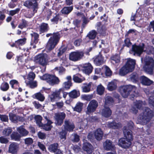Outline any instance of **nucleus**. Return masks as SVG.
I'll list each match as a JSON object with an SVG mask.
<instances>
[{
  "label": "nucleus",
  "instance_id": "33",
  "mask_svg": "<svg viewBox=\"0 0 154 154\" xmlns=\"http://www.w3.org/2000/svg\"><path fill=\"white\" fill-rule=\"evenodd\" d=\"M73 7L72 6L65 7H64L61 10L62 14H68L73 10Z\"/></svg>",
  "mask_w": 154,
  "mask_h": 154
},
{
  "label": "nucleus",
  "instance_id": "24",
  "mask_svg": "<svg viewBox=\"0 0 154 154\" xmlns=\"http://www.w3.org/2000/svg\"><path fill=\"white\" fill-rule=\"evenodd\" d=\"M17 130L20 133L21 137L26 136L29 133V132L24 128L23 126H21L17 128Z\"/></svg>",
  "mask_w": 154,
  "mask_h": 154
},
{
  "label": "nucleus",
  "instance_id": "56",
  "mask_svg": "<svg viewBox=\"0 0 154 154\" xmlns=\"http://www.w3.org/2000/svg\"><path fill=\"white\" fill-rule=\"evenodd\" d=\"M25 144L27 146L31 145L33 143V140L31 138H27L24 139Z\"/></svg>",
  "mask_w": 154,
  "mask_h": 154
},
{
  "label": "nucleus",
  "instance_id": "30",
  "mask_svg": "<svg viewBox=\"0 0 154 154\" xmlns=\"http://www.w3.org/2000/svg\"><path fill=\"white\" fill-rule=\"evenodd\" d=\"M141 83L143 85H149L151 84L153 82L148 78L145 76H142L140 77Z\"/></svg>",
  "mask_w": 154,
  "mask_h": 154
},
{
  "label": "nucleus",
  "instance_id": "39",
  "mask_svg": "<svg viewBox=\"0 0 154 154\" xmlns=\"http://www.w3.org/2000/svg\"><path fill=\"white\" fill-rule=\"evenodd\" d=\"M58 144L57 143H54L49 146L48 149L50 152H54L58 148Z\"/></svg>",
  "mask_w": 154,
  "mask_h": 154
},
{
  "label": "nucleus",
  "instance_id": "8",
  "mask_svg": "<svg viewBox=\"0 0 154 154\" xmlns=\"http://www.w3.org/2000/svg\"><path fill=\"white\" fill-rule=\"evenodd\" d=\"M144 45L143 44H140L139 45H132V50L130 51L131 54L133 53L134 55H137L140 56L144 51Z\"/></svg>",
  "mask_w": 154,
  "mask_h": 154
},
{
  "label": "nucleus",
  "instance_id": "63",
  "mask_svg": "<svg viewBox=\"0 0 154 154\" xmlns=\"http://www.w3.org/2000/svg\"><path fill=\"white\" fill-rule=\"evenodd\" d=\"M56 105L58 109H60L63 107L64 103L63 101H61L56 102Z\"/></svg>",
  "mask_w": 154,
  "mask_h": 154
},
{
  "label": "nucleus",
  "instance_id": "3",
  "mask_svg": "<svg viewBox=\"0 0 154 154\" xmlns=\"http://www.w3.org/2000/svg\"><path fill=\"white\" fill-rule=\"evenodd\" d=\"M145 64L143 67V70L148 74L152 73L154 67V60L152 58L146 56L144 59Z\"/></svg>",
  "mask_w": 154,
  "mask_h": 154
},
{
  "label": "nucleus",
  "instance_id": "59",
  "mask_svg": "<svg viewBox=\"0 0 154 154\" xmlns=\"http://www.w3.org/2000/svg\"><path fill=\"white\" fill-rule=\"evenodd\" d=\"M138 15L139 16H140V15H137L135 14H132L131 16V21H138L139 20H140L141 18L140 19L138 18L137 17H138Z\"/></svg>",
  "mask_w": 154,
  "mask_h": 154
},
{
  "label": "nucleus",
  "instance_id": "40",
  "mask_svg": "<svg viewBox=\"0 0 154 154\" xmlns=\"http://www.w3.org/2000/svg\"><path fill=\"white\" fill-rule=\"evenodd\" d=\"M62 88L63 89L67 90L69 89L72 86L71 82L66 81L64 82L62 84Z\"/></svg>",
  "mask_w": 154,
  "mask_h": 154
},
{
  "label": "nucleus",
  "instance_id": "57",
  "mask_svg": "<svg viewBox=\"0 0 154 154\" xmlns=\"http://www.w3.org/2000/svg\"><path fill=\"white\" fill-rule=\"evenodd\" d=\"M83 20H82V27L83 28H84L86 24L88 23L89 21V19L88 18H86L85 17H82Z\"/></svg>",
  "mask_w": 154,
  "mask_h": 154
},
{
  "label": "nucleus",
  "instance_id": "37",
  "mask_svg": "<svg viewBox=\"0 0 154 154\" xmlns=\"http://www.w3.org/2000/svg\"><path fill=\"white\" fill-rule=\"evenodd\" d=\"M48 29V27L47 24L42 23L40 27V31L41 33L47 32Z\"/></svg>",
  "mask_w": 154,
  "mask_h": 154
},
{
  "label": "nucleus",
  "instance_id": "46",
  "mask_svg": "<svg viewBox=\"0 0 154 154\" xmlns=\"http://www.w3.org/2000/svg\"><path fill=\"white\" fill-rule=\"evenodd\" d=\"M103 69L105 71V74L106 76H109L112 75V72L108 66H103Z\"/></svg>",
  "mask_w": 154,
  "mask_h": 154
},
{
  "label": "nucleus",
  "instance_id": "14",
  "mask_svg": "<svg viewBox=\"0 0 154 154\" xmlns=\"http://www.w3.org/2000/svg\"><path fill=\"white\" fill-rule=\"evenodd\" d=\"M144 105V104L141 101H136L134 103V106L132 107L131 111L134 113L136 114L138 112L137 109H140Z\"/></svg>",
  "mask_w": 154,
  "mask_h": 154
},
{
  "label": "nucleus",
  "instance_id": "35",
  "mask_svg": "<svg viewBox=\"0 0 154 154\" xmlns=\"http://www.w3.org/2000/svg\"><path fill=\"white\" fill-rule=\"evenodd\" d=\"M116 88V83L114 81L109 82L107 85V88L110 91L114 90Z\"/></svg>",
  "mask_w": 154,
  "mask_h": 154
},
{
  "label": "nucleus",
  "instance_id": "26",
  "mask_svg": "<svg viewBox=\"0 0 154 154\" xmlns=\"http://www.w3.org/2000/svg\"><path fill=\"white\" fill-rule=\"evenodd\" d=\"M103 147L105 149L107 150H110L113 149L114 146L112 144L111 141L109 140H107L103 143Z\"/></svg>",
  "mask_w": 154,
  "mask_h": 154
},
{
  "label": "nucleus",
  "instance_id": "47",
  "mask_svg": "<svg viewBox=\"0 0 154 154\" xmlns=\"http://www.w3.org/2000/svg\"><path fill=\"white\" fill-rule=\"evenodd\" d=\"M12 130L11 128H5L3 131V135L5 136H9L11 133Z\"/></svg>",
  "mask_w": 154,
  "mask_h": 154
},
{
  "label": "nucleus",
  "instance_id": "48",
  "mask_svg": "<svg viewBox=\"0 0 154 154\" xmlns=\"http://www.w3.org/2000/svg\"><path fill=\"white\" fill-rule=\"evenodd\" d=\"M27 85H28L31 88H34L37 87V82L36 81H29L28 82H26Z\"/></svg>",
  "mask_w": 154,
  "mask_h": 154
},
{
  "label": "nucleus",
  "instance_id": "62",
  "mask_svg": "<svg viewBox=\"0 0 154 154\" xmlns=\"http://www.w3.org/2000/svg\"><path fill=\"white\" fill-rule=\"evenodd\" d=\"M38 137L42 139H44L46 138V135L44 133L39 132L38 134Z\"/></svg>",
  "mask_w": 154,
  "mask_h": 154
},
{
  "label": "nucleus",
  "instance_id": "32",
  "mask_svg": "<svg viewBox=\"0 0 154 154\" xmlns=\"http://www.w3.org/2000/svg\"><path fill=\"white\" fill-rule=\"evenodd\" d=\"M26 42V39L25 38L20 39L15 41L14 45L16 48H18L19 46L24 45Z\"/></svg>",
  "mask_w": 154,
  "mask_h": 154
},
{
  "label": "nucleus",
  "instance_id": "55",
  "mask_svg": "<svg viewBox=\"0 0 154 154\" xmlns=\"http://www.w3.org/2000/svg\"><path fill=\"white\" fill-rule=\"evenodd\" d=\"M27 25V22L24 20L22 19V22L19 25L18 27L21 29L26 27Z\"/></svg>",
  "mask_w": 154,
  "mask_h": 154
},
{
  "label": "nucleus",
  "instance_id": "20",
  "mask_svg": "<svg viewBox=\"0 0 154 154\" xmlns=\"http://www.w3.org/2000/svg\"><path fill=\"white\" fill-rule=\"evenodd\" d=\"M93 67L89 63H85L83 66V71L86 74H89L92 71Z\"/></svg>",
  "mask_w": 154,
  "mask_h": 154
},
{
  "label": "nucleus",
  "instance_id": "53",
  "mask_svg": "<svg viewBox=\"0 0 154 154\" xmlns=\"http://www.w3.org/2000/svg\"><path fill=\"white\" fill-rule=\"evenodd\" d=\"M59 20H61V19L59 15H56L51 20V21L53 23H57Z\"/></svg>",
  "mask_w": 154,
  "mask_h": 154
},
{
  "label": "nucleus",
  "instance_id": "29",
  "mask_svg": "<svg viewBox=\"0 0 154 154\" xmlns=\"http://www.w3.org/2000/svg\"><path fill=\"white\" fill-rule=\"evenodd\" d=\"M106 125L109 128L114 129L117 128L121 126V124L116 123L114 121L112 122L107 123Z\"/></svg>",
  "mask_w": 154,
  "mask_h": 154
},
{
  "label": "nucleus",
  "instance_id": "27",
  "mask_svg": "<svg viewBox=\"0 0 154 154\" xmlns=\"http://www.w3.org/2000/svg\"><path fill=\"white\" fill-rule=\"evenodd\" d=\"M10 119L13 122H16L17 120L22 121L23 119L22 117L16 116L15 114L12 113L9 114Z\"/></svg>",
  "mask_w": 154,
  "mask_h": 154
},
{
  "label": "nucleus",
  "instance_id": "64",
  "mask_svg": "<svg viewBox=\"0 0 154 154\" xmlns=\"http://www.w3.org/2000/svg\"><path fill=\"white\" fill-rule=\"evenodd\" d=\"M149 104L154 106V95L149 97Z\"/></svg>",
  "mask_w": 154,
  "mask_h": 154
},
{
  "label": "nucleus",
  "instance_id": "60",
  "mask_svg": "<svg viewBox=\"0 0 154 154\" xmlns=\"http://www.w3.org/2000/svg\"><path fill=\"white\" fill-rule=\"evenodd\" d=\"M20 10L19 8H17L14 10H11L10 11V14L11 16H13L15 14L18 13Z\"/></svg>",
  "mask_w": 154,
  "mask_h": 154
},
{
  "label": "nucleus",
  "instance_id": "11",
  "mask_svg": "<svg viewBox=\"0 0 154 154\" xmlns=\"http://www.w3.org/2000/svg\"><path fill=\"white\" fill-rule=\"evenodd\" d=\"M84 54L82 51L73 52L69 55V59L73 61H76L81 59L84 56Z\"/></svg>",
  "mask_w": 154,
  "mask_h": 154
},
{
  "label": "nucleus",
  "instance_id": "9",
  "mask_svg": "<svg viewBox=\"0 0 154 154\" xmlns=\"http://www.w3.org/2000/svg\"><path fill=\"white\" fill-rule=\"evenodd\" d=\"M98 106V103L95 100H93L89 103L86 111L87 114L90 115L94 112Z\"/></svg>",
  "mask_w": 154,
  "mask_h": 154
},
{
  "label": "nucleus",
  "instance_id": "12",
  "mask_svg": "<svg viewBox=\"0 0 154 154\" xmlns=\"http://www.w3.org/2000/svg\"><path fill=\"white\" fill-rule=\"evenodd\" d=\"M66 116V114L63 112L56 113L55 118L56 123L58 125H61L63 122V120Z\"/></svg>",
  "mask_w": 154,
  "mask_h": 154
},
{
  "label": "nucleus",
  "instance_id": "4",
  "mask_svg": "<svg viewBox=\"0 0 154 154\" xmlns=\"http://www.w3.org/2000/svg\"><path fill=\"white\" fill-rule=\"evenodd\" d=\"M65 130H63L59 133V137L61 139H66V130L69 131H73L75 126L73 123L71 122L69 120H65L64 125Z\"/></svg>",
  "mask_w": 154,
  "mask_h": 154
},
{
  "label": "nucleus",
  "instance_id": "22",
  "mask_svg": "<svg viewBox=\"0 0 154 154\" xmlns=\"http://www.w3.org/2000/svg\"><path fill=\"white\" fill-rule=\"evenodd\" d=\"M103 134L102 131L100 128H98L94 132V137L98 140H100L102 139Z\"/></svg>",
  "mask_w": 154,
  "mask_h": 154
},
{
  "label": "nucleus",
  "instance_id": "13",
  "mask_svg": "<svg viewBox=\"0 0 154 154\" xmlns=\"http://www.w3.org/2000/svg\"><path fill=\"white\" fill-rule=\"evenodd\" d=\"M132 141L128 140L126 139H120L119 141V144L122 147L127 148L129 147L131 145Z\"/></svg>",
  "mask_w": 154,
  "mask_h": 154
},
{
  "label": "nucleus",
  "instance_id": "19",
  "mask_svg": "<svg viewBox=\"0 0 154 154\" xmlns=\"http://www.w3.org/2000/svg\"><path fill=\"white\" fill-rule=\"evenodd\" d=\"M112 113V111L109 108L106 106H104L101 111L102 116L106 118L109 117L111 115Z\"/></svg>",
  "mask_w": 154,
  "mask_h": 154
},
{
  "label": "nucleus",
  "instance_id": "49",
  "mask_svg": "<svg viewBox=\"0 0 154 154\" xmlns=\"http://www.w3.org/2000/svg\"><path fill=\"white\" fill-rule=\"evenodd\" d=\"M104 91V87L101 85H98L97 88V91L98 94L100 95L102 94Z\"/></svg>",
  "mask_w": 154,
  "mask_h": 154
},
{
  "label": "nucleus",
  "instance_id": "15",
  "mask_svg": "<svg viewBox=\"0 0 154 154\" xmlns=\"http://www.w3.org/2000/svg\"><path fill=\"white\" fill-rule=\"evenodd\" d=\"M19 146L18 143L15 142L11 143L9 145L8 152L12 154L17 153L19 149Z\"/></svg>",
  "mask_w": 154,
  "mask_h": 154
},
{
  "label": "nucleus",
  "instance_id": "28",
  "mask_svg": "<svg viewBox=\"0 0 154 154\" xmlns=\"http://www.w3.org/2000/svg\"><path fill=\"white\" fill-rule=\"evenodd\" d=\"M94 62L97 65L99 66L103 63V59L102 56L100 54H99L97 56L95 59Z\"/></svg>",
  "mask_w": 154,
  "mask_h": 154
},
{
  "label": "nucleus",
  "instance_id": "2",
  "mask_svg": "<svg viewBox=\"0 0 154 154\" xmlns=\"http://www.w3.org/2000/svg\"><path fill=\"white\" fill-rule=\"evenodd\" d=\"M154 117V112L148 108H146L144 112L139 116L138 119L142 123H146Z\"/></svg>",
  "mask_w": 154,
  "mask_h": 154
},
{
  "label": "nucleus",
  "instance_id": "1",
  "mask_svg": "<svg viewBox=\"0 0 154 154\" xmlns=\"http://www.w3.org/2000/svg\"><path fill=\"white\" fill-rule=\"evenodd\" d=\"M51 36L46 45V48L48 51H51L54 48L58 43L60 39V34L58 32L47 34L46 36Z\"/></svg>",
  "mask_w": 154,
  "mask_h": 154
},
{
  "label": "nucleus",
  "instance_id": "23",
  "mask_svg": "<svg viewBox=\"0 0 154 154\" xmlns=\"http://www.w3.org/2000/svg\"><path fill=\"white\" fill-rule=\"evenodd\" d=\"M135 64L136 61L135 60L129 58L127 59L125 65L129 68L132 67L131 70L133 71L134 69Z\"/></svg>",
  "mask_w": 154,
  "mask_h": 154
},
{
  "label": "nucleus",
  "instance_id": "25",
  "mask_svg": "<svg viewBox=\"0 0 154 154\" xmlns=\"http://www.w3.org/2000/svg\"><path fill=\"white\" fill-rule=\"evenodd\" d=\"M32 36V43L31 44L33 45V48H35L36 46L34 45V44H36L38 42V34L35 32H32L30 34Z\"/></svg>",
  "mask_w": 154,
  "mask_h": 154
},
{
  "label": "nucleus",
  "instance_id": "5",
  "mask_svg": "<svg viewBox=\"0 0 154 154\" xmlns=\"http://www.w3.org/2000/svg\"><path fill=\"white\" fill-rule=\"evenodd\" d=\"M40 78L46 81L49 85H55L58 84L60 82L58 78L55 75L46 74L41 76Z\"/></svg>",
  "mask_w": 154,
  "mask_h": 154
},
{
  "label": "nucleus",
  "instance_id": "38",
  "mask_svg": "<svg viewBox=\"0 0 154 154\" xmlns=\"http://www.w3.org/2000/svg\"><path fill=\"white\" fill-rule=\"evenodd\" d=\"M21 136L17 132H14L11 135V138L15 141L19 140Z\"/></svg>",
  "mask_w": 154,
  "mask_h": 154
},
{
  "label": "nucleus",
  "instance_id": "44",
  "mask_svg": "<svg viewBox=\"0 0 154 154\" xmlns=\"http://www.w3.org/2000/svg\"><path fill=\"white\" fill-rule=\"evenodd\" d=\"M97 34V32L95 30H92L90 31L87 36L90 39H94L96 37Z\"/></svg>",
  "mask_w": 154,
  "mask_h": 154
},
{
  "label": "nucleus",
  "instance_id": "16",
  "mask_svg": "<svg viewBox=\"0 0 154 154\" xmlns=\"http://www.w3.org/2000/svg\"><path fill=\"white\" fill-rule=\"evenodd\" d=\"M124 139L132 141L133 140V136L132 132L130 130H127L126 128L124 127L123 130Z\"/></svg>",
  "mask_w": 154,
  "mask_h": 154
},
{
  "label": "nucleus",
  "instance_id": "43",
  "mask_svg": "<svg viewBox=\"0 0 154 154\" xmlns=\"http://www.w3.org/2000/svg\"><path fill=\"white\" fill-rule=\"evenodd\" d=\"M120 58L118 54L116 55L111 57V62L113 64L119 63L120 62Z\"/></svg>",
  "mask_w": 154,
  "mask_h": 154
},
{
  "label": "nucleus",
  "instance_id": "18",
  "mask_svg": "<svg viewBox=\"0 0 154 154\" xmlns=\"http://www.w3.org/2000/svg\"><path fill=\"white\" fill-rule=\"evenodd\" d=\"M83 149L88 154H91L93 151L92 146L90 143L87 142L84 143Z\"/></svg>",
  "mask_w": 154,
  "mask_h": 154
},
{
  "label": "nucleus",
  "instance_id": "17",
  "mask_svg": "<svg viewBox=\"0 0 154 154\" xmlns=\"http://www.w3.org/2000/svg\"><path fill=\"white\" fill-rule=\"evenodd\" d=\"M131 68H132V67L129 68L125 65L120 69L119 74L121 76H124L129 72L133 71Z\"/></svg>",
  "mask_w": 154,
  "mask_h": 154
},
{
  "label": "nucleus",
  "instance_id": "42",
  "mask_svg": "<svg viewBox=\"0 0 154 154\" xmlns=\"http://www.w3.org/2000/svg\"><path fill=\"white\" fill-rule=\"evenodd\" d=\"M83 104L81 103H78L75 107L73 108L74 111L78 112H80L82 108Z\"/></svg>",
  "mask_w": 154,
  "mask_h": 154
},
{
  "label": "nucleus",
  "instance_id": "6",
  "mask_svg": "<svg viewBox=\"0 0 154 154\" xmlns=\"http://www.w3.org/2000/svg\"><path fill=\"white\" fill-rule=\"evenodd\" d=\"M48 60L47 55L45 54H42L35 56L34 61L36 63L45 66L47 64Z\"/></svg>",
  "mask_w": 154,
  "mask_h": 154
},
{
  "label": "nucleus",
  "instance_id": "31",
  "mask_svg": "<svg viewBox=\"0 0 154 154\" xmlns=\"http://www.w3.org/2000/svg\"><path fill=\"white\" fill-rule=\"evenodd\" d=\"M93 84L92 82H90L88 84H84V86H82V91L84 92L87 93L91 91V88Z\"/></svg>",
  "mask_w": 154,
  "mask_h": 154
},
{
  "label": "nucleus",
  "instance_id": "52",
  "mask_svg": "<svg viewBox=\"0 0 154 154\" xmlns=\"http://www.w3.org/2000/svg\"><path fill=\"white\" fill-rule=\"evenodd\" d=\"M81 97L82 99L87 101H89L92 98L93 95H82Z\"/></svg>",
  "mask_w": 154,
  "mask_h": 154
},
{
  "label": "nucleus",
  "instance_id": "34",
  "mask_svg": "<svg viewBox=\"0 0 154 154\" xmlns=\"http://www.w3.org/2000/svg\"><path fill=\"white\" fill-rule=\"evenodd\" d=\"M114 102L112 98L110 96H107L105 98L104 106H109L112 105Z\"/></svg>",
  "mask_w": 154,
  "mask_h": 154
},
{
  "label": "nucleus",
  "instance_id": "58",
  "mask_svg": "<svg viewBox=\"0 0 154 154\" xmlns=\"http://www.w3.org/2000/svg\"><path fill=\"white\" fill-rule=\"evenodd\" d=\"M146 53L148 54H154V48L152 47H148L146 50H145Z\"/></svg>",
  "mask_w": 154,
  "mask_h": 154
},
{
  "label": "nucleus",
  "instance_id": "41",
  "mask_svg": "<svg viewBox=\"0 0 154 154\" xmlns=\"http://www.w3.org/2000/svg\"><path fill=\"white\" fill-rule=\"evenodd\" d=\"M33 97L35 98L38 100L43 101L45 99L44 96L40 93H36L33 95Z\"/></svg>",
  "mask_w": 154,
  "mask_h": 154
},
{
  "label": "nucleus",
  "instance_id": "61",
  "mask_svg": "<svg viewBox=\"0 0 154 154\" xmlns=\"http://www.w3.org/2000/svg\"><path fill=\"white\" fill-rule=\"evenodd\" d=\"M125 44L124 46L129 47L131 45V43L130 42V40L129 38H126L124 41Z\"/></svg>",
  "mask_w": 154,
  "mask_h": 154
},
{
  "label": "nucleus",
  "instance_id": "21",
  "mask_svg": "<svg viewBox=\"0 0 154 154\" xmlns=\"http://www.w3.org/2000/svg\"><path fill=\"white\" fill-rule=\"evenodd\" d=\"M44 118L47 121V123L44 125H43L42 124V126H40L39 127H42V128L43 129L45 130L46 131L50 130L52 127L51 124L52 123V122L49 120L47 116H45Z\"/></svg>",
  "mask_w": 154,
  "mask_h": 154
},
{
  "label": "nucleus",
  "instance_id": "50",
  "mask_svg": "<svg viewBox=\"0 0 154 154\" xmlns=\"http://www.w3.org/2000/svg\"><path fill=\"white\" fill-rule=\"evenodd\" d=\"M35 119L36 121V123L39 126H42V123L41 122L42 117L41 116L39 115L36 116L35 117Z\"/></svg>",
  "mask_w": 154,
  "mask_h": 154
},
{
  "label": "nucleus",
  "instance_id": "51",
  "mask_svg": "<svg viewBox=\"0 0 154 154\" xmlns=\"http://www.w3.org/2000/svg\"><path fill=\"white\" fill-rule=\"evenodd\" d=\"M9 87V85L7 83H2L0 87V89L2 91H7Z\"/></svg>",
  "mask_w": 154,
  "mask_h": 154
},
{
  "label": "nucleus",
  "instance_id": "54",
  "mask_svg": "<svg viewBox=\"0 0 154 154\" xmlns=\"http://www.w3.org/2000/svg\"><path fill=\"white\" fill-rule=\"evenodd\" d=\"M35 74L33 72H31L28 74L27 79L29 81H32L35 79Z\"/></svg>",
  "mask_w": 154,
  "mask_h": 154
},
{
  "label": "nucleus",
  "instance_id": "7",
  "mask_svg": "<svg viewBox=\"0 0 154 154\" xmlns=\"http://www.w3.org/2000/svg\"><path fill=\"white\" fill-rule=\"evenodd\" d=\"M37 0H29L25 2L23 5L29 8H33V13L29 16L31 17L34 15V14L36 12L38 9V4L36 2Z\"/></svg>",
  "mask_w": 154,
  "mask_h": 154
},
{
  "label": "nucleus",
  "instance_id": "10",
  "mask_svg": "<svg viewBox=\"0 0 154 154\" xmlns=\"http://www.w3.org/2000/svg\"><path fill=\"white\" fill-rule=\"evenodd\" d=\"M133 88L132 86L130 85L122 86L120 88V92L123 97L126 98L130 94Z\"/></svg>",
  "mask_w": 154,
  "mask_h": 154
},
{
  "label": "nucleus",
  "instance_id": "45",
  "mask_svg": "<svg viewBox=\"0 0 154 154\" xmlns=\"http://www.w3.org/2000/svg\"><path fill=\"white\" fill-rule=\"evenodd\" d=\"M73 79L74 82L78 83H81L85 80L84 78L83 77L82 78H80L77 75H74Z\"/></svg>",
  "mask_w": 154,
  "mask_h": 154
},
{
  "label": "nucleus",
  "instance_id": "36",
  "mask_svg": "<svg viewBox=\"0 0 154 154\" xmlns=\"http://www.w3.org/2000/svg\"><path fill=\"white\" fill-rule=\"evenodd\" d=\"M69 96L72 98H76L80 95V93L79 91L73 90L69 94Z\"/></svg>",
  "mask_w": 154,
  "mask_h": 154
}]
</instances>
